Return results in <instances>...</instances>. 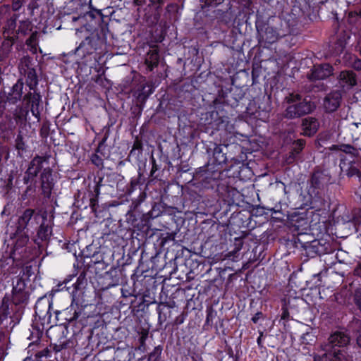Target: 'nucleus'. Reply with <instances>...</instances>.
Wrapping results in <instances>:
<instances>
[{"mask_svg": "<svg viewBox=\"0 0 361 361\" xmlns=\"http://www.w3.org/2000/svg\"><path fill=\"white\" fill-rule=\"evenodd\" d=\"M185 320V316L183 314H181L180 315L178 316L175 319V324L176 325H180L184 322Z\"/></svg>", "mask_w": 361, "mask_h": 361, "instance_id": "obj_57", "label": "nucleus"}, {"mask_svg": "<svg viewBox=\"0 0 361 361\" xmlns=\"http://www.w3.org/2000/svg\"><path fill=\"white\" fill-rule=\"evenodd\" d=\"M224 0H200L201 7L202 9L207 8H215L223 4Z\"/></svg>", "mask_w": 361, "mask_h": 361, "instance_id": "obj_37", "label": "nucleus"}, {"mask_svg": "<svg viewBox=\"0 0 361 361\" xmlns=\"http://www.w3.org/2000/svg\"><path fill=\"white\" fill-rule=\"evenodd\" d=\"M149 331L147 329H142L140 333V336L139 338L140 346L138 347V350L142 352L146 351V340L148 337Z\"/></svg>", "mask_w": 361, "mask_h": 361, "instance_id": "obj_35", "label": "nucleus"}, {"mask_svg": "<svg viewBox=\"0 0 361 361\" xmlns=\"http://www.w3.org/2000/svg\"><path fill=\"white\" fill-rule=\"evenodd\" d=\"M0 311H2V314L0 316V320H3L7 317L8 315V307H3Z\"/></svg>", "mask_w": 361, "mask_h": 361, "instance_id": "obj_61", "label": "nucleus"}, {"mask_svg": "<svg viewBox=\"0 0 361 361\" xmlns=\"http://www.w3.org/2000/svg\"><path fill=\"white\" fill-rule=\"evenodd\" d=\"M33 29V24L32 21L27 18L25 20H20L18 24V27L16 30V35L10 37L9 42L10 45L12 46L13 43L19 37L27 36L29 32H32Z\"/></svg>", "mask_w": 361, "mask_h": 361, "instance_id": "obj_15", "label": "nucleus"}, {"mask_svg": "<svg viewBox=\"0 0 361 361\" xmlns=\"http://www.w3.org/2000/svg\"><path fill=\"white\" fill-rule=\"evenodd\" d=\"M91 161L93 164L96 166L102 169L104 167V161L103 159L97 154H94L92 155Z\"/></svg>", "mask_w": 361, "mask_h": 361, "instance_id": "obj_41", "label": "nucleus"}, {"mask_svg": "<svg viewBox=\"0 0 361 361\" xmlns=\"http://www.w3.org/2000/svg\"><path fill=\"white\" fill-rule=\"evenodd\" d=\"M269 210H270L271 212V214L273 215L274 214H279L280 216H274L273 218L279 220V221H282L283 217H284V215L281 212V207H279V206H276L275 207H273V208H270V209H268Z\"/></svg>", "mask_w": 361, "mask_h": 361, "instance_id": "obj_44", "label": "nucleus"}, {"mask_svg": "<svg viewBox=\"0 0 361 361\" xmlns=\"http://www.w3.org/2000/svg\"><path fill=\"white\" fill-rule=\"evenodd\" d=\"M349 66L357 71H361V59L356 55H350L349 57Z\"/></svg>", "mask_w": 361, "mask_h": 361, "instance_id": "obj_36", "label": "nucleus"}, {"mask_svg": "<svg viewBox=\"0 0 361 361\" xmlns=\"http://www.w3.org/2000/svg\"><path fill=\"white\" fill-rule=\"evenodd\" d=\"M51 302L46 296L39 298L35 304V315L41 321L42 325L51 324Z\"/></svg>", "mask_w": 361, "mask_h": 361, "instance_id": "obj_6", "label": "nucleus"}, {"mask_svg": "<svg viewBox=\"0 0 361 361\" xmlns=\"http://www.w3.org/2000/svg\"><path fill=\"white\" fill-rule=\"evenodd\" d=\"M41 102V95L39 93H35L33 97H32V99L30 102L32 103V106H39V103Z\"/></svg>", "mask_w": 361, "mask_h": 361, "instance_id": "obj_49", "label": "nucleus"}, {"mask_svg": "<svg viewBox=\"0 0 361 361\" xmlns=\"http://www.w3.org/2000/svg\"><path fill=\"white\" fill-rule=\"evenodd\" d=\"M15 142H16V148L18 152H20V151L23 152V151L25 150L26 145H25V142H24L23 137L22 135L18 134L16 137Z\"/></svg>", "mask_w": 361, "mask_h": 361, "instance_id": "obj_38", "label": "nucleus"}, {"mask_svg": "<svg viewBox=\"0 0 361 361\" xmlns=\"http://www.w3.org/2000/svg\"><path fill=\"white\" fill-rule=\"evenodd\" d=\"M347 18L350 25H357L361 19V11H350L348 13Z\"/></svg>", "mask_w": 361, "mask_h": 361, "instance_id": "obj_34", "label": "nucleus"}, {"mask_svg": "<svg viewBox=\"0 0 361 361\" xmlns=\"http://www.w3.org/2000/svg\"><path fill=\"white\" fill-rule=\"evenodd\" d=\"M97 204V200L96 197L90 198V205L93 211L96 210V206Z\"/></svg>", "mask_w": 361, "mask_h": 361, "instance_id": "obj_59", "label": "nucleus"}, {"mask_svg": "<svg viewBox=\"0 0 361 361\" xmlns=\"http://www.w3.org/2000/svg\"><path fill=\"white\" fill-rule=\"evenodd\" d=\"M49 123L48 122H44L40 129V135L42 137H47L49 134Z\"/></svg>", "mask_w": 361, "mask_h": 361, "instance_id": "obj_46", "label": "nucleus"}, {"mask_svg": "<svg viewBox=\"0 0 361 361\" xmlns=\"http://www.w3.org/2000/svg\"><path fill=\"white\" fill-rule=\"evenodd\" d=\"M341 151L351 155L353 157H360L359 149L355 148L354 146L349 144H341Z\"/></svg>", "mask_w": 361, "mask_h": 361, "instance_id": "obj_30", "label": "nucleus"}, {"mask_svg": "<svg viewBox=\"0 0 361 361\" xmlns=\"http://www.w3.org/2000/svg\"><path fill=\"white\" fill-rule=\"evenodd\" d=\"M330 354H332V352L326 351L323 355H316L314 356V361H329V358H331Z\"/></svg>", "mask_w": 361, "mask_h": 361, "instance_id": "obj_45", "label": "nucleus"}, {"mask_svg": "<svg viewBox=\"0 0 361 361\" xmlns=\"http://www.w3.org/2000/svg\"><path fill=\"white\" fill-rule=\"evenodd\" d=\"M23 82L18 80V82L14 84L6 96V101L10 104H16L18 101L20 100L23 94Z\"/></svg>", "mask_w": 361, "mask_h": 361, "instance_id": "obj_19", "label": "nucleus"}, {"mask_svg": "<svg viewBox=\"0 0 361 361\" xmlns=\"http://www.w3.org/2000/svg\"><path fill=\"white\" fill-rule=\"evenodd\" d=\"M152 167L150 175H151V176H153L154 173L158 170V167L156 164V160L154 159V157L152 158Z\"/></svg>", "mask_w": 361, "mask_h": 361, "instance_id": "obj_56", "label": "nucleus"}, {"mask_svg": "<svg viewBox=\"0 0 361 361\" xmlns=\"http://www.w3.org/2000/svg\"><path fill=\"white\" fill-rule=\"evenodd\" d=\"M159 62V51L157 48L150 49L145 58V63L149 71H152L154 67H157Z\"/></svg>", "mask_w": 361, "mask_h": 361, "instance_id": "obj_20", "label": "nucleus"}, {"mask_svg": "<svg viewBox=\"0 0 361 361\" xmlns=\"http://www.w3.org/2000/svg\"><path fill=\"white\" fill-rule=\"evenodd\" d=\"M136 151H138L139 154L142 152V144L137 140L134 142L133 148L130 152V155L135 154Z\"/></svg>", "mask_w": 361, "mask_h": 361, "instance_id": "obj_48", "label": "nucleus"}, {"mask_svg": "<svg viewBox=\"0 0 361 361\" xmlns=\"http://www.w3.org/2000/svg\"><path fill=\"white\" fill-rule=\"evenodd\" d=\"M50 157L51 155L49 154L43 156L36 155L30 161L27 169L31 170L30 171L37 176L42 170L44 163L48 164Z\"/></svg>", "mask_w": 361, "mask_h": 361, "instance_id": "obj_18", "label": "nucleus"}, {"mask_svg": "<svg viewBox=\"0 0 361 361\" xmlns=\"http://www.w3.org/2000/svg\"><path fill=\"white\" fill-rule=\"evenodd\" d=\"M305 140L303 139H298L293 143V149L290 152L288 159H291L292 161L296 159L300 152L302 150L305 145Z\"/></svg>", "mask_w": 361, "mask_h": 361, "instance_id": "obj_26", "label": "nucleus"}, {"mask_svg": "<svg viewBox=\"0 0 361 361\" xmlns=\"http://www.w3.org/2000/svg\"><path fill=\"white\" fill-rule=\"evenodd\" d=\"M53 170L49 167H45L39 174V183L42 195L44 198H49L52 190L54 188L55 181L53 177Z\"/></svg>", "mask_w": 361, "mask_h": 361, "instance_id": "obj_7", "label": "nucleus"}, {"mask_svg": "<svg viewBox=\"0 0 361 361\" xmlns=\"http://www.w3.org/2000/svg\"><path fill=\"white\" fill-rule=\"evenodd\" d=\"M22 75L25 77V82L30 90L35 91L39 82L35 68H34L32 70L27 71Z\"/></svg>", "mask_w": 361, "mask_h": 361, "instance_id": "obj_21", "label": "nucleus"}, {"mask_svg": "<svg viewBox=\"0 0 361 361\" xmlns=\"http://www.w3.org/2000/svg\"><path fill=\"white\" fill-rule=\"evenodd\" d=\"M306 194L301 193V207L315 208L321 206L328 187L331 184V176L325 170L314 169L307 181Z\"/></svg>", "mask_w": 361, "mask_h": 361, "instance_id": "obj_1", "label": "nucleus"}, {"mask_svg": "<svg viewBox=\"0 0 361 361\" xmlns=\"http://www.w3.org/2000/svg\"><path fill=\"white\" fill-rule=\"evenodd\" d=\"M102 39L97 32H92L86 37L77 47L76 51L83 56L94 53L101 46Z\"/></svg>", "mask_w": 361, "mask_h": 361, "instance_id": "obj_4", "label": "nucleus"}, {"mask_svg": "<svg viewBox=\"0 0 361 361\" xmlns=\"http://www.w3.org/2000/svg\"><path fill=\"white\" fill-rule=\"evenodd\" d=\"M263 318V314L261 312H257L254 317L252 318V321L255 323V324H257L258 322V321Z\"/></svg>", "mask_w": 361, "mask_h": 361, "instance_id": "obj_55", "label": "nucleus"}, {"mask_svg": "<svg viewBox=\"0 0 361 361\" xmlns=\"http://www.w3.org/2000/svg\"><path fill=\"white\" fill-rule=\"evenodd\" d=\"M235 248L233 251H231L228 257H232L234 256L236 252H238L243 247V240L240 238H235Z\"/></svg>", "mask_w": 361, "mask_h": 361, "instance_id": "obj_40", "label": "nucleus"}, {"mask_svg": "<svg viewBox=\"0 0 361 361\" xmlns=\"http://www.w3.org/2000/svg\"><path fill=\"white\" fill-rule=\"evenodd\" d=\"M7 103V102L5 100V101H0V117L2 116V114H4L5 109H6V104Z\"/></svg>", "mask_w": 361, "mask_h": 361, "instance_id": "obj_62", "label": "nucleus"}, {"mask_svg": "<svg viewBox=\"0 0 361 361\" xmlns=\"http://www.w3.org/2000/svg\"><path fill=\"white\" fill-rule=\"evenodd\" d=\"M146 4V0H133V4L141 6Z\"/></svg>", "mask_w": 361, "mask_h": 361, "instance_id": "obj_63", "label": "nucleus"}, {"mask_svg": "<svg viewBox=\"0 0 361 361\" xmlns=\"http://www.w3.org/2000/svg\"><path fill=\"white\" fill-rule=\"evenodd\" d=\"M354 302L357 309L361 312V288L355 290L354 294Z\"/></svg>", "mask_w": 361, "mask_h": 361, "instance_id": "obj_42", "label": "nucleus"}, {"mask_svg": "<svg viewBox=\"0 0 361 361\" xmlns=\"http://www.w3.org/2000/svg\"><path fill=\"white\" fill-rule=\"evenodd\" d=\"M305 249L307 256L314 257L315 255L328 253L330 250V245L323 240H314L305 245Z\"/></svg>", "mask_w": 361, "mask_h": 361, "instance_id": "obj_10", "label": "nucleus"}, {"mask_svg": "<svg viewBox=\"0 0 361 361\" xmlns=\"http://www.w3.org/2000/svg\"><path fill=\"white\" fill-rule=\"evenodd\" d=\"M25 283L23 279H18L16 284L13 288L12 302L16 305L27 304L29 300V293L25 290Z\"/></svg>", "mask_w": 361, "mask_h": 361, "instance_id": "obj_9", "label": "nucleus"}, {"mask_svg": "<svg viewBox=\"0 0 361 361\" xmlns=\"http://www.w3.org/2000/svg\"><path fill=\"white\" fill-rule=\"evenodd\" d=\"M68 347V343L63 342L60 344H56L54 347V349L56 352H59L63 349H66Z\"/></svg>", "mask_w": 361, "mask_h": 361, "instance_id": "obj_51", "label": "nucleus"}, {"mask_svg": "<svg viewBox=\"0 0 361 361\" xmlns=\"http://www.w3.org/2000/svg\"><path fill=\"white\" fill-rule=\"evenodd\" d=\"M56 320L59 321V315L63 314V316L65 317L66 321H67L68 323L73 322L75 321L80 314V312H77L75 310H73L72 305L71 306L70 310L68 309H66L63 310L62 312L60 311H56Z\"/></svg>", "mask_w": 361, "mask_h": 361, "instance_id": "obj_24", "label": "nucleus"}, {"mask_svg": "<svg viewBox=\"0 0 361 361\" xmlns=\"http://www.w3.org/2000/svg\"><path fill=\"white\" fill-rule=\"evenodd\" d=\"M319 123L318 120L313 117H307L302 121V127L303 133L305 136H312L318 130Z\"/></svg>", "mask_w": 361, "mask_h": 361, "instance_id": "obj_17", "label": "nucleus"}, {"mask_svg": "<svg viewBox=\"0 0 361 361\" xmlns=\"http://www.w3.org/2000/svg\"><path fill=\"white\" fill-rule=\"evenodd\" d=\"M39 32L34 31L31 32L30 37L25 40V44L29 47V50L32 54L37 52Z\"/></svg>", "mask_w": 361, "mask_h": 361, "instance_id": "obj_25", "label": "nucleus"}, {"mask_svg": "<svg viewBox=\"0 0 361 361\" xmlns=\"http://www.w3.org/2000/svg\"><path fill=\"white\" fill-rule=\"evenodd\" d=\"M19 17L18 14H13L9 19L7 20L4 27V35H7L6 40L9 41L10 35L16 34V27H18L17 20Z\"/></svg>", "mask_w": 361, "mask_h": 361, "instance_id": "obj_22", "label": "nucleus"}, {"mask_svg": "<svg viewBox=\"0 0 361 361\" xmlns=\"http://www.w3.org/2000/svg\"><path fill=\"white\" fill-rule=\"evenodd\" d=\"M356 162L355 161H351L350 162V166L347 170V176L348 177L356 176L359 178V180H361V171L355 166Z\"/></svg>", "mask_w": 361, "mask_h": 361, "instance_id": "obj_32", "label": "nucleus"}, {"mask_svg": "<svg viewBox=\"0 0 361 361\" xmlns=\"http://www.w3.org/2000/svg\"><path fill=\"white\" fill-rule=\"evenodd\" d=\"M355 50L361 56V29L359 30L358 34H357Z\"/></svg>", "mask_w": 361, "mask_h": 361, "instance_id": "obj_50", "label": "nucleus"}, {"mask_svg": "<svg viewBox=\"0 0 361 361\" xmlns=\"http://www.w3.org/2000/svg\"><path fill=\"white\" fill-rule=\"evenodd\" d=\"M34 68L32 63V58L30 56H24L20 59L18 63V69L20 74L25 73L27 71L32 70Z\"/></svg>", "mask_w": 361, "mask_h": 361, "instance_id": "obj_27", "label": "nucleus"}, {"mask_svg": "<svg viewBox=\"0 0 361 361\" xmlns=\"http://www.w3.org/2000/svg\"><path fill=\"white\" fill-rule=\"evenodd\" d=\"M330 355L329 361H345V356L341 350H335Z\"/></svg>", "mask_w": 361, "mask_h": 361, "instance_id": "obj_39", "label": "nucleus"}, {"mask_svg": "<svg viewBox=\"0 0 361 361\" xmlns=\"http://www.w3.org/2000/svg\"><path fill=\"white\" fill-rule=\"evenodd\" d=\"M339 85L344 90H348L357 85V77L351 70L341 71L338 76Z\"/></svg>", "mask_w": 361, "mask_h": 361, "instance_id": "obj_12", "label": "nucleus"}, {"mask_svg": "<svg viewBox=\"0 0 361 361\" xmlns=\"http://www.w3.org/2000/svg\"><path fill=\"white\" fill-rule=\"evenodd\" d=\"M31 112L32 115L36 117L38 120L40 118V113L39 111V106H31Z\"/></svg>", "mask_w": 361, "mask_h": 361, "instance_id": "obj_53", "label": "nucleus"}, {"mask_svg": "<svg viewBox=\"0 0 361 361\" xmlns=\"http://www.w3.org/2000/svg\"><path fill=\"white\" fill-rule=\"evenodd\" d=\"M289 317V312L287 307H282V314H281V319L287 320Z\"/></svg>", "mask_w": 361, "mask_h": 361, "instance_id": "obj_54", "label": "nucleus"}, {"mask_svg": "<svg viewBox=\"0 0 361 361\" xmlns=\"http://www.w3.org/2000/svg\"><path fill=\"white\" fill-rule=\"evenodd\" d=\"M152 6L157 7V8H161L165 3L166 0H149Z\"/></svg>", "mask_w": 361, "mask_h": 361, "instance_id": "obj_52", "label": "nucleus"}, {"mask_svg": "<svg viewBox=\"0 0 361 361\" xmlns=\"http://www.w3.org/2000/svg\"><path fill=\"white\" fill-rule=\"evenodd\" d=\"M42 223L37 230V239L36 241L40 240L43 242L49 240L52 233V227L51 221L47 219V214L46 212L42 213Z\"/></svg>", "mask_w": 361, "mask_h": 361, "instance_id": "obj_14", "label": "nucleus"}, {"mask_svg": "<svg viewBox=\"0 0 361 361\" xmlns=\"http://www.w3.org/2000/svg\"><path fill=\"white\" fill-rule=\"evenodd\" d=\"M350 328L357 332V343L360 347H361V320H353L350 324Z\"/></svg>", "mask_w": 361, "mask_h": 361, "instance_id": "obj_31", "label": "nucleus"}, {"mask_svg": "<svg viewBox=\"0 0 361 361\" xmlns=\"http://www.w3.org/2000/svg\"><path fill=\"white\" fill-rule=\"evenodd\" d=\"M162 352V348L161 345L156 346L153 351L151 352L148 356V361H162L161 359V355Z\"/></svg>", "mask_w": 361, "mask_h": 361, "instance_id": "obj_33", "label": "nucleus"}, {"mask_svg": "<svg viewBox=\"0 0 361 361\" xmlns=\"http://www.w3.org/2000/svg\"><path fill=\"white\" fill-rule=\"evenodd\" d=\"M87 283V280L85 279V275L84 273L80 274L78 277L75 283H73V288L72 292L71 293L72 297V302L75 301L77 298V293L78 290H82Z\"/></svg>", "mask_w": 361, "mask_h": 361, "instance_id": "obj_23", "label": "nucleus"}, {"mask_svg": "<svg viewBox=\"0 0 361 361\" xmlns=\"http://www.w3.org/2000/svg\"><path fill=\"white\" fill-rule=\"evenodd\" d=\"M350 37L351 32L348 30H342L336 33L334 47L336 54H340L344 51Z\"/></svg>", "mask_w": 361, "mask_h": 361, "instance_id": "obj_16", "label": "nucleus"}, {"mask_svg": "<svg viewBox=\"0 0 361 361\" xmlns=\"http://www.w3.org/2000/svg\"><path fill=\"white\" fill-rule=\"evenodd\" d=\"M106 140V137H104V139H103V140H102L99 143V145H98L97 149V150H96V152H97V153H98V152H99V153L102 154V148H103V147H104V142H105Z\"/></svg>", "mask_w": 361, "mask_h": 361, "instance_id": "obj_60", "label": "nucleus"}, {"mask_svg": "<svg viewBox=\"0 0 361 361\" xmlns=\"http://www.w3.org/2000/svg\"><path fill=\"white\" fill-rule=\"evenodd\" d=\"M25 0H13L11 8L13 11H18L23 6Z\"/></svg>", "mask_w": 361, "mask_h": 361, "instance_id": "obj_47", "label": "nucleus"}, {"mask_svg": "<svg viewBox=\"0 0 361 361\" xmlns=\"http://www.w3.org/2000/svg\"><path fill=\"white\" fill-rule=\"evenodd\" d=\"M30 171L31 170H29L28 169H27L26 171L25 172V175L23 177V182L26 185L29 184L30 182H32L34 180L35 178L37 177Z\"/></svg>", "mask_w": 361, "mask_h": 361, "instance_id": "obj_43", "label": "nucleus"}, {"mask_svg": "<svg viewBox=\"0 0 361 361\" xmlns=\"http://www.w3.org/2000/svg\"><path fill=\"white\" fill-rule=\"evenodd\" d=\"M333 73V67L329 63L315 65L311 70V73L308 75L310 80H324Z\"/></svg>", "mask_w": 361, "mask_h": 361, "instance_id": "obj_13", "label": "nucleus"}, {"mask_svg": "<svg viewBox=\"0 0 361 361\" xmlns=\"http://www.w3.org/2000/svg\"><path fill=\"white\" fill-rule=\"evenodd\" d=\"M262 336H263V332L259 331V336L258 337L257 342L259 348H262Z\"/></svg>", "mask_w": 361, "mask_h": 361, "instance_id": "obj_64", "label": "nucleus"}, {"mask_svg": "<svg viewBox=\"0 0 361 361\" xmlns=\"http://www.w3.org/2000/svg\"><path fill=\"white\" fill-rule=\"evenodd\" d=\"M342 102V94L338 90L331 91L327 94L323 102L325 111L328 113L336 111L341 106Z\"/></svg>", "mask_w": 361, "mask_h": 361, "instance_id": "obj_11", "label": "nucleus"}, {"mask_svg": "<svg viewBox=\"0 0 361 361\" xmlns=\"http://www.w3.org/2000/svg\"><path fill=\"white\" fill-rule=\"evenodd\" d=\"M28 111L21 106H16L13 113V118L17 123H24L27 120Z\"/></svg>", "mask_w": 361, "mask_h": 361, "instance_id": "obj_28", "label": "nucleus"}, {"mask_svg": "<svg viewBox=\"0 0 361 361\" xmlns=\"http://www.w3.org/2000/svg\"><path fill=\"white\" fill-rule=\"evenodd\" d=\"M213 156L218 164L226 163L227 158L226 154L222 152V149L220 146H216L214 149Z\"/></svg>", "mask_w": 361, "mask_h": 361, "instance_id": "obj_29", "label": "nucleus"}, {"mask_svg": "<svg viewBox=\"0 0 361 361\" xmlns=\"http://www.w3.org/2000/svg\"><path fill=\"white\" fill-rule=\"evenodd\" d=\"M42 219V214L36 212L35 209H26L19 216L18 220V231H23L33 228L38 224L39 220Z\"/></svg>", "mask_w": 361, "mask_h": 361, "instance_id": "obj_5", "label": "nucleus"}, {"mask_svg": "<svg viewBox=\"0 0 361 361\" xmlns=\"http://www.w3.org/2000/svg\"><path fill=\"white\" fill-rule=\"evenodd\" d=\"M283 22L276 16L269 17L267 20L258 19L255 23L259 43L273 44L279 39L286 36L287 29L283 27Z\"/></svg>", "mask_w": 361, "mask_h": 361, "instance_id": "obj_2", "label": "nucleus"}, {"mask_svg": "<svg viewBox=\"0 0 361 361\" xmlns=\"http://www.w3.org/2000/svg\"><path fill=\"white\" fill-rule=\"evenodd\" d=\"M288 106L283 116L288 119L298 118L311 114L315 109V105L310 99L302 98L298 94H290L286 97Z\"/></svg>", "mask_w": 361, "mask_h": 361, "instance_id": "obj_3", "label": "nucleus"}, {"mask_svg": "<svg viewBox=\"0 0 361 361\" xmlns=\"http://www.w3.org/2000/svg\"><path fill=\"white\" fill-rule=\"evenodd\" d=\"M350 341V338L344 331H336L332 333L328 338V343L326 345L325 351L334 352L336 347L344 348Z\"/></svg>", "mask_w": 361, "mask_h": 361, "instance_id": "obj_8", "label": "nucleus"}, {"mask_svg": "<svg viewBox=\"0 0 361 361\" xmlns=\"http://www.w3.org/2000/svg\"><path fill=\"white\" fill-rule=\"evenodd\" d=\"M354 274L359 277H361V262L357 264L354 269Z\"/></svg>", "mask_w": 361, "mask_h": 361, "instance_id": "obj_58", "label": "nucleus"}]
</instances>
